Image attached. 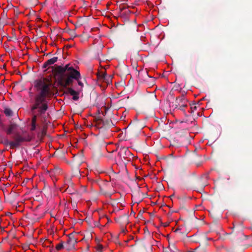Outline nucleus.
Instances as JSON below:
<instances>
[{"instance_id":"nucleus-16","label":"nucleus","mask_w":252,"mask_h":252,"mask_svg":"<svg viewBox=\"0 0 252 252\" xmlns=\"http://www.w3.org/2000/svg\"><path fill=\"white\" fill-rule=\"evenodd\" d=\"M3 26H2L1 24H0V29L2 27L3 28Z\"/></svg>"},{"instance_id":"nucleus-12","label":"nucleus","mask_w":252,"mask_h":252,"mask_svg":"<svg viewBox=\"0 0 252 252\" xmlns=\"http://www.w3.org/2000/svg\"><path fill=\"white\" fill-rule=\"evenodd\" d=\"M47 108V106L46 104L44 103V104H42V105H41V109L42 111H46V109Z\"/></svg>"},{"instance_id":"nucleus-10","label":"nucleus","mask_w":252,"mask_h":252,"mask_svg":"<svg viewBox=\"0 0 252 252\" xmlns=\"http://www.w3.org/2000/svg\"><path fill=\"white\" fill-rule=\"evenodd\" d=\"M8 144L10 146V147H11L12 148L15 147L17 145V143L16 142H12V141L9 142Z\"/></svg>"},{"instance_id":"nucleus-1","label":"nucleus","mask_w":252,"mask_h":252,"mask_svg":"<svg viewBox=\"0 0 252 252\" xmlns=\"http://www.w3.org/2000/svg\"><path fill=\"white\" fill-rule=\"evenodd\" d=\"M34 87L37 91H40L36 98V103L33 109H36L40 103L43 102L46 97L52 94V84L49 79L40 78L34 82Z\"/></svg>"},{"instance_id":"nucleus-4","label":"nucleus","mask_w":252,"mask_h":252,"mask_svg":"<svg viewBox=\"0 0 252 252\" xmlns=\"http://www.w3.org/2000/svg\"><path fill=\"white\" fill-rule=\"evenodd\" d=\"M68 92L71 95L73 96V99L74 100H76L78 99V94L77 92L71 88H68Z\"/></svg>"},{"instance_id":"nucleus-9","label":"nucleus","mask_w":252,"mask_h":252,"mask_svg":"<svg viewBox=\"0 0 252 252\" xmlns=\"http://www.w3.org/2000/svg\"><path fill=\"white\" fill-rule=\"evenodd\" d=\"M96 250L98 252H101L103 249V246L100 244H97L95 247Z\"/></svg>"},{"instance_id":"nucleus-13","label":"nucleus","mask_w":252,"mask_h":252,"mask_svg":"<svg viewBox=\"0 0 252 252\" xmlns=\"http://www.w3.org/2000/svg\"><path fill=\"white\" fill-rule=\"evenodd\" d=\"M76 240L69 239V240L67 241V244H69V243H76Z\"/></svg>"},{"instance_id":"nucleus-14","label":"nucleus","mask_w":252,"mask_h":252,"mask_svg":"<svg viewBox=\"0 0 252 252\" xmlns=\"http://www.w3.org/2000/svg\"><path fill=\"white\" fill-rule=\"evenodd\" d=\"M65 47H69V48H71V47H72V46H71V45H66V46Z\"/></svg>"},{"instance_id":"nucleus-2","label":"nucleus","mask_w":252,"mask_h":252,"mask_svg":"<svg viewBox=\"0 0 252 252\" xmlns=\"http://www.w3.org/2000/svg\"><path fill=\"white\" fill-rule=\"evenodd\" d=\"M62 70L63 74L59 80V82L63 87H66L71 84L72 79L78 80L80 77V73L72 67H70L68 64L63 68ZM78 84L80 86H83V83L80 81H78Z\"/></svg>"},{"instance_id":"nucleus-7","label":"nucleus","mask_w":252,"mask_h":252,"mask_svg":"<svg viewBox=\"0 0 252 252\" xmlns=\"http://www.w3.org/2000/svg\"><path fill=\"white\" fill-rule=\"evenodd\" d=\"M15 126L14 125H11L9 126L7 129V133L10 134L12 132L13 130L15 128Z\"/></svg>"},{"instance_id":"nucleus-6","label":"nucleus","mask_w":252,"mask_h":252,"mask_svg":"<svg viewBox=\"0 0 252 252\" xmlns=\"http://www.w3.org/2000/svg\"><path fill=\"white\" fill-rule=\"evenodd\" d=\"M36 117L34 116L32 119L31 130H33L36 127Z\"/></svg>"},{"instance_id":"nucleus-3","label":"nucleus","mask_w":252,"mask_h":252,"mask_svg":"<svg viewBox=\"0 0 252 252\" xmlns=\"http://www.w3.org/2000/svg\"><path fill=\"white\" fill-rule=\"evenodd\" d=\"M97 76L100 80L106 83L107 85L112 84L113 77L111 75H108L105 72H101Z\"/></svg>"},{"instance_id":"nucleus-8","label":"nucleus","mask_w":252,"mask_h":252,"mask_svg":"<svg viewBox=\"0 0 252 252\" xmlns=\"http://www.w3.org/2000/svg\"><path fill=\"white\" fill-rule=\"evenodd\" d=\"M4 112L6 116H10L12 113V111L9 108H5Z\"/></svg>"},{"instance_id":"nucleus-11","label":"nucleus","mask_w":252,"mask_h":252,"mask_svg":"<svg viewBox=\"0 0 252 252\" xmlns=\"http://www.w3.org/2000/svg\"><path fill=\"white\" fill-rule=\"evenodd\" d=\"M63 248V245L61 243L58 244L56 246V249L57 250H60Z\"/></svg>"},{"instance_id":"nucleus-15","label":"nucleus","mask_w":252,"mask_h":252,"mask_svg":"<svg viewBox=\"0 0 252 252\" xmlns=\"http://www.w3.org/2000/svg\"><path fill=\"white\" fill-rule=\"evenodd\" d=\"M125 9H126L125 7H122V8H121V10L122 11V10H124Z\"/></svg>"},{"instance_id":"nucleus-5","label":"nucleus","mask_w":252,"mask_h":252,"mask_svg":"<svg viewBox=\"0 0 252 252\" xmlns=\"http://www.w3.org/2000/svg\"><path fill=\"white\" fill-rule=\"evenodd\" d=\"M57 61V58L54 57L53 58L50 60H49L47 62H46L44 64V67L45 68L47 67L48 65H52L54 63H55Z\"/></svg>"}]
</instances>
